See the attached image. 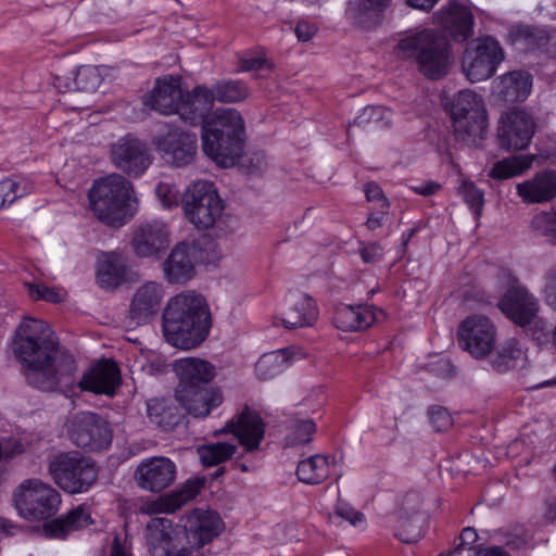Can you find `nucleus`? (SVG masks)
I'll return each instance as SVG.
<instances>
[{
    "label": "nucleus",
    "mask_w": 556,
    "mask_h": 556,
    "mask_svg": "<svg viewBox=\"0 0 556 556\" xmlns=\"http://www.w3.org/2000/svg\"><path fill=\"white\" fill-rule=\"evenodd\" d=\"M13 352L29 369L26 379L42 391L72 387L76 363L65 350L50 326L36 318H25L15 330Z\"/></svg>",
    "instance_id": "obj_1"
},
{
    "label": "nucleus",
    "mask_w": 556,
    "mask_h": 556,
    "mask_svg": "<svg viewBox=\"0 0 556 556\" xmlns=\"http://www.w3.org/2000/svg\"><path fill=\"white\" fill-rule=\"evenodd\" d=\"M182 208L187 220L197 233L190 241L177 243L163 262L165 280L170 285H184L195 276V264L203 262L208 247V181L193 182L182 197Z\"/></svg>",
    "instance_id": "obj_2"
},
{
    "label": "nucleus",
    "mask_w": 556,
    "mask_h": 556,
    "mask_svg": "<svg viewBox=\"0 0 556 556\" xmlns=\"http://www.w3.org/2000/svg\"><path fill=\"white\" fill-rule=\"evenodd\" d=\"M143 103L164 115L177 114L191 126L200 125L202 151L208 156V89L205 86H197L189 92L181 88V77L165 76L155 80Z\"/></svg>",
    "instance_id": "obj_3"
},
{
    "label": "nucleus",
    "mask_w": 556,
    "mask_h": 556,
    "mask_svg": "<svg viewBox=\"0 0 556 556\" xmlns=\"http://www.w3.org/2000/svg\"><path fill=\"white\" fill-rule=\"evenodd\" d=\"M162 331L174 348L189 351L200 346L208 336L206 298L194 290L172 296L163 309Z\"/></svg>",
    "instance_id": "obj_4"
},
{
    "label": "nucleus",
    "mask_w": 556,
    "mask_h": 556,
    "mask_svg": "<svg viewBox=\"0 0 556 556\" xmlns=\"http://www.w3.org/2000/svg\"><path fill=\"white\" fill-rule=\"evenodd\" d=\"M401 58L417 62L429 79H439L448 72L452 52L450 45L434 30L421 28L406 33L397 43Z\"/></svg>",
    "instance_id": "obj_5"
},
{
    "label": "nucleus",
    "mask_w": 556,
    "mask_h": 556,
    "mask_svg": "<svg viewBox=\"0 0 556 556\" xmlns=\"http://www.w3.org/2000/svg\"><path fill=\"white\" fill-rule=\"evenodd\" d=\"M134 192L132 184L123 175L100 178L89 191L91 210L105 225L121 227L134 215Z\"/></svg>",
    "instance_id": "obj_6"
},
{
    "label": "nucleus",
    "mask_w": 556,
    "mask_h": 556,
    "mask_svg": "<svg viewBox=\"0 0 556 556\" xmlns=\"http://www.w3.org/2000/svg\"><path fill=\"white\" fill-rule=\"evenodd\" d=\"M245 146V127L235 109L211 111V160L219 167L240 164Z\"/></svg>",
    "instance_id": "obj_7"
},
{
    "label": "nucleus",
    "mask_w": 556,
    "mask_h": 556,
    "mask_svg": "<svg viewBox=\"0 0 556 556\" xmlns=\"http://www.w3.org/2000/svg\"><path fill=\"white\" fill-rule=\"evenodd\" d=\"M174 371L178 377L175 389L177 402L186 412L203 418L208 415V362L198 357L176 359Z\"/></svg>",
    "instance_id": "obj_8"
},
{
    "label": "nucleus",
    "mask_w": 556,
    "mask_h": 556,
    "mask_svg": "<svg viewBox=\"0 0 556 556\" xmlns=\"http://www.w3.org/2000/svg\"><path fill=\"white\" fill-rule=\"evenodd\" d=\"M444 109L450 113L456 136L470 144L484 138L488 115L483 99L477 92L459 90L452 99L444 92L441 96Z\"/></svg>",
    "instance_id": "obj_9"
},
{
    "label": "nucleus",
    "mask_w": 556,
    "mask_h": 556,
    "mask_svg": "<svg viewBox=\"0 0 556 556\" xmlns=\"http://www.w3.org/2000/svg\"><path fill=\"white\" fill-rule=\"evenodd\" d=\"M11 502L17 515L26 521L49 520L59 511L61 494L37 478L22 481L12 492Z\"/></svg>",
    "instance_id": "obj_10"
},
{
    "label": "nucleus",
    "mask_w": 556,
    "mask_h": 556,
    "mask_svg": "<svg viewBox=\"0 0 556 556\" xmlns=\"http://www.w3.org/2000/svg\"><path fill=\"white\" fill-rule=\"evenodd\" d=\"M48 470L55 484L68 494L87 492L99 476L96 462L78 452L54 456L49 463Z\"/></svg>",
    "instance_id": "obj_11"
},
{
    "label": "nucleus",
    "mask_w": 556,
    "mask_h": 556,
    "mask_svg": "<svg viewBox=\"0 0 556 556\" xmlns=\"http://www.w3.org/2000/svg\"><path fill=\"white\" fill-rule=\"evenodd\" d=\"M504 51L497 40L492 37L476 39L464 52L462 70L471 83L491 78L504 61Z\"/></svg>",
    "instance_id": "obj_12"
},
{
    "label": "nucleus",
    "mask_w": 556,
    "mask_h": 556,
    "mask_svg": "<svg viewBox=\"0 0 556 556\" xmlns=\"http://www.w3.org/2000/svg\"><path fill=\"white\" fill-rule=\"evenodd\" d=\"M500 281L505 289L498 302L502 313L518 326L529 325L539 311L536 299L518 283L509 270L501 274Z\"/></svg>",
    "instance_id": "obj_13"
},
{
    "label": "nucleus",
    "mask_w": 556,
    "mask_h": 556,
    "mask_svg": "<svg viewBox=\"0 0 556 556\" xmlns=\"http://www.w3.org/2000/svg\"><path fill=\"white\" fill-rule=\"evenodd\" d=\"M70 435L75 445L90 452L106 450L113 439L109 422L91 412H84L75 417Z\"/></svg>",
    "instance_id": "obj_14"
},
{
    "label": "nucleus",
    "mask_w": 556,
    "mask_h": 556,
    "mask_svg": "<svg viewBox=\"0 0 556 556\" xmlns=\"http://www.w3.org/2000/svg\"><path fill=\"white\" fill-rule=\"evenodd\" d=\"M111 159L116 168L132 178L142 176L153 161L148 144L130 134L112 146Z\"/></svg>",
    "instance_id": "obj_15"
},
{
    "label": "nucleus",
    "mask_w": 556,
    "mask_h": 556,
    "mask_svg": "<svg viewBox=\"0 0 556 556\" xmlns=\"http://www.w3.org/2000/svg\"><path fill=\"white\" fill-rule=\"evenodd\" d=\"M534 131V119L526 110H510L498 122V146L504 150H523L530 144Z\"/></svg>",
    "instance_id": "obj_16"
},
{
    "label": "nucleus",
    "mask_w": 556,
    "mask_h": 556,
    "mask_svg": "<svg viewBox=\"0 0 556 556\" xmlns=\"http://www.w3.org/2000/svg\"><path fill=\"white\" fill-rule=\"evenodd\" d=\"M219 433L233 434L244 451L254 452L260 448L265 437V422L258 412L244 406L224 428L213 432L214 435Z\"/></svg>",
    "instance_id": "obj_17"
},
{
    "label": "nucleus",
    "mask_w": 556,
    "mask_h": 556,
    "mask_svg": "<svg viewBox=\"0 0 556 556\" xmlns=\"http://www.w3.org/2000/svg\"><path fill=\"white\" fill-rule=\"evenodd\" d=\"M458 338L468 353L480 358L494 348L496 329L488 317L473 315L462 321L458 328Z\"/></svg>",
    "instance_id": "obj_18"
},
{
    "label": "nucleus",
    "mask_w": 556,
    "mask_h": 556,
    "mask_svg": "<svg viewBox=\"0 0 556 556\" xmlns=\"http://www.w3.org/2000/svg\"><path fill=\"white\" fill-rule=\"evenodd\" d=\"M283 306V309L274 316L273 324L286 329L311 327L319 316L315 300L305 293L290 292L285 298Z\"/></svg>",
    "instance_id": "obj_19"
},
{
    "label": "nucleus",
    "mask_w": 556,
    "mask_h": 556,
    "mask_svg": "<svg viewBox=\"0 0 556 556\" xmlns=\"http://www.w3.org/2000/svg\"><path fill=\"white\" fill-rule=\"evenodd\" d=\"M169 243L170 231L167 225L160 220L137 226L130 241L135 255L140 258H159L168 249Z\"/></svg>",
    "instance_id": "obj_20"
},
{
    "label": "nucleus",
    "mask_w": 556,
    "mask_h": 556,
    "mask_svg": "<svg viewBox=\"0 0 556 556\" xmlns=\"http://www.w3.org/2000/svg\"><path fill=\"white\" fill-rule=\"evenodd\" d=\"M134 478L140 489L159 493L175 481L176 465L167 457H151L137 466Z\"/></svg>",
    "instance_id": "obj_21"
},
{
    "label": "nucleus",
    "mask_w": 556,
    "mask_h": 556,
    "mask_svg": "<svg viewBox=\"0 0 556 556\" xmlns=\"http://www.w3.org/2000/svg\"><path fill=\"white\" fill-rule=\"evenodd\" d=\"M177 529L166 518H152L147 525L146 538L152 556H200L192 555L187 547L177 549Z\"/></svg>",
    "instance_id": "obj_22"
},
{
    "label": "nucleus",
    "mask_w": 556,
    "mask_h": 556,
    "mask_svg": "<svg viewBox=\"0 0 556 556\" xmlns=\"http://www.w3.org/2000/svg\"><path fill=\"white\" fill-rule=\"evenodd\" d=\"M164 298V287L161 282L147 281L140 286L130 302L128 317L136 326L144 325L155 316Z\"/></svg>",
    "instance_id": "obj_23"
},
{
    "label": "nucleus",
    "mask_w": 556,
    "mask_h": 556,
    "mask_svg": "<svg viewBox=\"0 0 556 556\" xmlns=\"http://www.w3.org/2000/svg\"><path fill=\"white\" fill-rule=\"evenodd\" d=\"M153 144L162 157L177 167L190 164L197 153V139L185 132H167L155 137Z\"/></svg>",
    "instance_id": "obj_24"
},
{
    "label": "nucleus",
    "mask_w": 556,
    "mask_h": 556,
    "mask_svg": "<svg viewBox=\"0 0 556 556\" xmlns=\"http://www.w3.org/2000/svg\"><path fill=\"white\" fill-rule=\"evenodd\" d=\"M122 382L121 370L113 359H101L78 381L84 391L113 396Z\"/></svg>",
    "instance_id": "obj_25"
},
{
    "label": "nucleus",
    "mask_w": 556,
    "mask_h": 556,
    "mask_svg": "<svg viewBox=\"0 0 556 556\" xmlns=\"http://www.w3.org/2000/svg\"><path fill=\"white\" fill-rule=\"evenodd\" d=\"M384 318L382 309L368 304H339L333 312V325L342 331H362Z\"/></svg>",
    "instance_id": "obj_26"
},
{
    "label": "nucleus",
    "mask_w": 556,
    "mask_h": 556,
    "mask_svg": "<svg viewBox=\"0 0 556 556\" xmlns=\"http://www.w3.org/2000/svg\"><path fill=\"white\" fill-rule=\"evenodd\" d=\"M421 502V495L417 491L406 492L396 502L397 523L394 527V535L404 543H415L421 536L420 530L410 520L420 508Z\"/></svg>",
    "instance_id": "obj_27"
},
{
    "label": "nucleus",
    "mask_w": 556,
    "mask_h": 556,
    "mask_svg": "<svg viewBox=\"0 0 556 556\" xmlns=\"http://www.w3.org/2000/svg\"><path fill=\"white\" fill-rule=\"evenodd\" d=\"M517 194L527 204L549 202L556 198V170H542L516 185Z\"/></svg>",
    "instance_id": "obj_28"
},
{
    "label": "nucleus",
    "mask_w": 556,
    "mask_h": 556,
    "mask_svg": "<svg viewBox=\"0 0 556 556\" xmlns=\"http://www.w3.org/2000/svg\"><path fill=\"white\" fill-rule=\"evenodd\" d=\"M184 535L192 555L204 556L201 551L208 543V508H193L181 519Z\"/></svg>",
    "instance_id": "obj_29"
},
{
    "label": "nucleus",
    "mask_w": 556,
    "mask_h": 556,
    "mask_svg": "<svg viewBox=\"0 0 556 556\" xmlns=\"http://www.w3.org/2000/svg\"><path fill=\"white\" fill-rule=\"evenodd\" d=\"M532 75L526 71H513L493 81L494 92L506 102L525 101L531 93Z\"/></svg>",
    "instance_id": "obj_30"
},
{
    "label": "nucleus",
    "mask_w": 556,
    "mask_h": 556,
    "mask_svg": "<svg viewBox=\"0 0 556 556\" xmlns=\"http://www.w3.org/2000/svg\"><path fill=\"white\" fill-rule=\"evenodd\" d=\"M303 355L302 350L294 346L264 353L255 364V375L261 380L271 379L288 369Z\"/></svg>",
    "instance_id": "obj_31"
},
{
    "label": "nucleus",
    "mask_w": 556,
    "mask_h": 556,
    "mask_svg": "<svg viewBox=\"0 0 556 556\" xmlns=\"http://www.w3.org/2000/svg\"><path fill=\"white\" fill-rule=\"evenodd\" d=\"M42 533L47 539H65L71 532L88 527L93 521L88 509L80 505L52 520H45Z\"/></svg>",
    "instance_id": "obj_32"
},
{
    "label": "nucleus",
    "mask_w": 556,
    "mask_h": 556,
    "mask_svg": "<svg viewBox=\"0 0 556 556\" xmlns=\"http://www.w3.org/2000/svg\"><path fill=\"white\" fill-rule=\"evenodd\" d=\"M127 278V260L117 252L102 255L98 262L97 282L105 290H114L122 286Z\"/></svg>",
    "instance_id": "obj_33"
},
{
    "label": "nucleus",
    "mask_w": 556,
    "mask_h": 556,
    "mask_svg": "<svg viewBox=\"0 0 556 556\" xmlns=\"http://www.w3.org/2000/svg\"><path fill=\"white\" fill-rule=\"evenodd\" d=\"M147 408L150 421L164 431H170L180 424V410L172 400H150L147 404Z\"/></svg>",
    "instance_id": "obj_34"
},
{
    "label": "nucleus",
    "mask_w": 556,
    "mask_h": 556,
    "mask_svg": "<svg viewBox=\"0 0 556 556\" xmlns=\"http://www.w3.org/2000/svg\"><path fill=\"white\" fill-rule=\"evenodd\" d=\"M527 357L523 349L516 339L503 343L497 352L491 357L490 365L496 372L503 374L508 370L523 367Z\"/></svg>",
    "instance_id": "obj_35"
},
{
    "label": "nucleus",
    "mask_w": 556,
    "mask_h": 556,
    "mask_svg": "<svg viewBox=\"0 0 556 556\" xmlns=\"http://www.w3.org/2000/svg\"><path fill=\"white\" fill-rule=\"evenodd\" d=\"M444 21L448 24L452 36L466 40L473 33V15L471 11L458 3H453L443 10Z\"/></svg>",
    "instance_id": "obj_36"
},
{
    "label": "nucleus",
    "mask_w": 556,
    "mask_h": 556,
    "mask_svg": "<svg viewBox=\"0 0 556 556\" xmlns=\"http://www.w3.org/2000/svg\"><path fill=\"white\" fill-rule=\"evenodd\" d=\"M332 462L324 455H313L302 459L296 467V476L306 484H318L326 480L331 471Z\"/></svg>",
    "instance_id": "obj_37"
},
{
    "label": "nucleus",
    "mask_w": 556,
    "mask_h": 556,
    "mask_svg": "<svg viewBox=\"0 0 556 556\" xmlns=\"http://www.w3.org/2000/svg\"><path fill=\"white\" fill-rule=\"evenodd\" d=\"M205 477H194L188 479L179 489L170 492L161 501L164 511L174 513L181 508L188 502L194 500L201 490L205 486Z\"/></svg>",
    "instance_id": "obj_38"
},
{
    "label": "nucleus",
    "mask_w": 556,
    "mask_h": 556,
    "mask_svg": "<svg viewBox=\"0 0 556 556\" xmlns=\"http://www.w3.org/2000/svg\"><path fill=\"white\" fill-rule=\"evenodd\" d=\"M211 241L213 238L222 239L231 233L238 220L236 217L224 214V202L218 195L216 189L211 187Z\"/></svg>",
    "instance_id": "obj_39"
},
{
    "label": "nucleus",
    "mask_w": 556,
    "mask_h": 556,
    "mask_svg": "<svg viewBox=\"0 0 556 556\" xmlns=\"http://www.w3.org/2000/svg\"><path fill=\"white\" fill-rule=\"evenodd\" d=\"M534 159L535 156L532 154L505 157L494 163L489 176L497 180H505L520 176L532 166Z\"/></svg>",
    "instance_id": "obj_40"
},
{
    "label": "nucleus",
    "mask_w": 556,
    "mask_h": 556,
    "mask_svg": "<svg viewBox=\"0 0 556 556\" xmlns=\"http://www.w3.org/2000/svg\"><path fill=\"white\" fill-rule=\"evenodd\" d=\"M33 189L31 181L26 177L14 176L3 179L0 181V210L30 193Z\"/></svg>",
    "instance_id": "obj_41"
},
{
    "label": "nucleus",
    "mask_w": 556,
    "mask_h": 556,
    "mask_svg": "<svg viewBox=\"0 0 556 556\" xmlns=\"http://www.w3.org/2000/svg\"><path fill=\"white\" fill-rule=\"evenodd\" d=\"M249 88L241 80H222L211 88V101L239 102L249 97Z\"/></svg>",
    "instance_id": "obj_42"
},
{
    "label": "nucleus",
    "mask_w": 556,
    "mask_h": 556,
    "mask_svg": "<svg viewBox=\"0 0 556 556\" xmlns=\"http://www.w3.org/2000/svg\"><path fill=\"white\" fill-rule=\"evenodd\" d=\"M273 71V64L266 58L263 49L243 51L238 54V67L236 72H254L260 76L263 73L269 74Z\"/></svg>",
    "instance_id": "obj_43"
},
{
    "label": "nucleus",
    "mask_w": 556,
    "mask_h": 556,
    "mask_svg": "<svg viewBox=\"0 0 556 556\" xmlns=\"http://www.w3.org/2000/svg\"><path fill=\"white\" fill-rule=\"evenodd\" d=\"M390 0H349L345 14L356 24H363L366 18L377 15L387 7Z\"/></svg>",
    "instance_id": "obj_44"
},
{
    "label": "nucleus",
    "mask_w": 556,
    "mask_h": 556,
    "mask_svg": "<svg viewBox=\"0 0 556 556\" xmlns=\"http://www.w3.org/2000/svg\"><path fill=\"white\" fill-rule=\"evenodd\" d=\"M458 193L472 211L475 218L479 219L484 206V192L468 178H463L458 186Z\"/></svg>",
    "instance_id": "obj_45"
},
{
    "label": "nucleus",
    "mask_w": 556,
    "mask_h": 556,
    "mask_svg": "<svg viewBox=\"0 0 556 556\" xmlns=\"http://www.w3.org/2000/svg\"><path fill=\"white\" fill-rule=\"evenodd\" d=\"M315 431L316 425L312 419L296 420L289 427L286 444L289 446H298L309 443Z\"/></svg>",
    "instance_id": "obj_46"
},
{
    "label": "nucleus",
    "mask_w": 556,
    "mask_h": 556,
    "mask_svg": "<svg viewBox=\"0 0 556 556\" xmlns=\"http://www.w3.org/2000/svg\"><path fill=\"white\" fill-rule=\"evenodd\" d=\"M509 41L519 50H532L539 45V36L531 26L516 25L509 30Z\"/></svg>",
    "instance_id": "obj_47"
},
{
    "label": "nucleus",
    "mask_w": 556,
    "mask_h": 556,
    "mask_svg": "<svg viewBox=\"0 0 556 556\" xmlns=\"http://www.w3.org/2000/svg\"><path fill=\"white\" fill-rule=\"evenodd\" d=\"M101 83L98 71L91 66H83L77 71L74 78L75 89L92 92L96 91Z\"/></svg>",
    "instance_id": "obj_48"
},
{
    "label": "nucleus",
    "mask_w": 556,
    "mask_h": 556,
    "mask_svg": "<svg viewBox=\"0 0 556 556\" xmlns=\"http://www.w3.org/2000/svg\"><path fill=\"white\" fill-rule=\"evenodd\" d=\"M24 287L28 295L35 301L43 300L51 303H60L63 301V294L55 288L36 282H25Z\"/></svg>",
    "instance_id": "obj_49"
},
{
    "label": "nucleus",
    "mask_w": 556,
    "mask_h": 556,
    "mask_svg": "<svg viewBox=\"0 0 556 556\" xmlns=\"http://www.w3.org/2000/svg\"><path fill=\"white\" fill-rule=\"evenodd\" d=\"M328 396L324 386L312 388L304 396L301 406L306 414L318 413L327 403Z\"/></svg>",
    "instance_id": "obj_50"
},
{
    "label": "nucleus",
    "mask_w": 556,
    "mask_h": 556,
    "mask_svg": "<svg viewBox=\"0 0 556 556\" xmlns=\"http://www.w3.org/2000/svg\"><path fill=\"white\" fill-rule=\"evenodd\" d=\"M531 226L542 235L551 237L556 243V212H540L535 214Z\"/></svg>",
    "instance_id": "obj_51"
},
{
    "label": "nucleus",
    "mask_w": 556,
    "mask_h": 556,
    "mask_svg": "<svg viewBox=\"0 0 556 556\" xmlns=\"http://www.w3.org/2000/svg\"><path fill=\"white\" fill-rule=\"evenodd\" d=\"M460 543L447 553H442L440 556H454L460 555L464 551L469 552V556L473 555L475 548L484 547L482 544H477L478 534L472 528H465L459 535Z\"/></svg>",
    "instance_id": "obj_52"
},
{
    "label": "nucleus",
    "mask_w": 556,
    "mask_h": 556,
    "mask_svg": "<svg viewBox=\"0 0 556 556\" xmlns=\"http://www.w3.org/2000/svg\"><path fill=\"white\" fill-rule=\"evenodd\" d=\"M392 112L382 105H369L364 108L363 113L358 116L361 122L368 121L377 126H388L391 122Z\"/></svg>",
    "instance_id": "obj_53"
},
{
    "label": "nucleus",
    "mask_w": 556,
    "mask_h": 556,
    "mask_svg": "<svg viewBox=\"0 0 556 556\" xmlns=\"http://www.w3.org/2000/svg\"><path fill=\"white\" fill-rule=\"evenodd\" d=\"M334 513L340 518L346 520L350 525L356 528H364L366 520L363 513L355 510L350 504L345 502H338Z\"/></svg>",
    "instance_id": "obj_54"
},
{
    "label": "nucleus",
    "mask_w": 556,
    "mask_h": 556,
    "mask_svg": "<svg viewBox=\"0 0 556 556\" xmlns=\"http://www.w3.org/2000/svg\"><path fill=\"white\" fill-rule=\"evenodd\" d=\"M236 451L237 446L232 443H211V468L231 458Z\"/></svg>",
    "instance_id": "obj_55"
},
{
    "label": "nucleus",
    "mask_w": 556,
    "mask_h": 556,
    "mask_svg": "<svg viewBox=\"0 0 556 556\" xmlns=\"http://www.w3.org/2000/svg\"><path fill=\"white\" fill-rule=\"evenodd\" d=\"M429 419L432 427L437 431H444L452 426V417L448 412L440 406L431 407L429 410Z\"/></svg>",
    "instance_id": "obj_56"
},
{
    "label": "nucleus",
    "mask_w": 556,
    "mask_h": 556,
    "mask_svg": "<svg viewBox=\"0 0 556 556\" xmlns=\"http://www.w3.org/2000/svg\"><path fill=\"white\" fill-rule=\"evenodd\" d=\"M155 193L157 198L161 200L162 204L166 208H170L173 206L178 205V194L172 188L170 185L165 182H160L155 188Z\"/></svg>",
    "instance_id": "obj_57"
},
{
    "label": "nucleus",
    "mask_w": 556,
    "mask_h": 556,
    "mask_svg": "<svg viewBox=\"0 0 556 556\" xmlns=\"http://www.w3.org/2000/svg\"><path fill=\"white\" fill-rule=\"evenodd\" d=\"M359 254L365 263H375L381 260L383 249L378 243H369L361 248Z\"/></svg>",
    "instance_id": "obj_58"
},
{
    "label": "nucleus",
    "mask_w": 556,
    "mask_h": 556,
    "mask_svg": "<svg viewBox=\"0 0 556 556\" xmlns=\"http://www.w3.org/2000/svg\"><path fill=\"white\" fill-rule=\"evenodd\" d=\"M544 293L547 304L556 308V270H553L548 274Z\"/></svg>",
    "instance_id": "obj_59"
},
{
    "label": "nucleus",
    "mask_w": 556,
    "mask_h": 556,
    "mask_svg": "<svg viewBox=\"0 0 556 556\" xmlns=\"http://www.w3.org/2000/svg\"><path fill=\"white\" fill-rule=\"evenodd\" d=\"M317 31V26L307 21H301L295 27V34L300 41H308Z\"/></svg>",
    "instance_id": "obj_60"
},
{
    "label": "nucleus",
    "mask_w": 556,
    "mask_h": 556,
    "mask_svg": "<svg viewBox=\"0 0 556 556\" xmlns=\"http://www.w3.org/2000/svg\"><path fill=\"white\" fill-rule=\"evenodd\" d=\"M109 556H134L125 542H122L119 534H115L110 546Z\"/></svg>",
    "instance_id": "obj_61"
},
{
    "label": "nucleus",
    "mask_w": 556,
    "mask_h": 556,
    "mask_svg": "<svg viewBox=\"0 0 556 556\" xmlns=\"http://www.w3.org/2000/svg\"><path fill=\"white\" fill-rule=\"evenodd\" d=\"M440 185L433 181H426L421 182L419 185L412 186V190L420 195H432L434 194L439 189Z\"/></svg>",
    "instance_id": "obj_62"
},
{
    "label": "nucleus",
    "mask_w": 556,
    "mask_h": 556,
    "mask_svg": "<svg viewBox=\"0 0 556 556\" xmlns=\"http://www.w3.org/2000/svg\"><path fill=\"white\" fill-rule=\"evenodd\" d=\"M364 192L368 201L382 200L386 203V199L382 195V190L377 184L367 182L364 186Z\"/></svg>",
    "instance_id": "obj_63"
},
{
    "label": "nucleus",
    "mask_w": 556,
    "mask_h": 556,
    "mask_svg": "<svg viewBox=\"0 0 556 556\" xmlns=\"http://www.w3.org/2000/svg\"><path fill=\"white\" fill-rule=\"evenodd\" d=\"M471 556H510L506 551L498 546H489L475 548Z\"/></svg>",
    "instance_id": "obj_64"
}]
</instances>
